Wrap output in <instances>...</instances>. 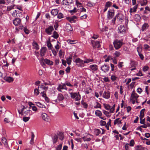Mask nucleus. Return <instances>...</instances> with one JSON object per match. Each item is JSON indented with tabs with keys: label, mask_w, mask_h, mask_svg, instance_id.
I'll use <instances>...</instances> for the list:
<instances>
[{
	"label": "nucleus",
	"mask_w": 150,
	"mask_h": 150,
	"mask_svg": "<svg viewBox=\"0 0 150 150\" xmlns=\"http://www.w3.org/2000/svg\"><path fill=\"white\" fill-rule=\"evenodd\" d=\"M124 44L122 40L116 39L113 42V45L116 50H118Z\"/></svg>",
	"instance_id": "f257e3e1"
},
{
	"label": "nucleus",
	"mask_w": 150,
	"mask_h": 150,
	"mask_svg": "<svg viewBox=\"0 0 150 150\" xmlns=\"http://www.w3.org/2000/svg\"><path fill=\"white\" fill-rule=\"evenodd\" d=\"M71 97V98L74 99L76 101L79 100L81 99V95L79 93L77 92H69Z\"/></svg>",
	"instance_id": "f03ea898"
},
{
	"label": "nucleus",
	"mask_w": 150,
	"mask_h": 150,
	"mask_svg": "<svg viewBox=\"0 0 150 150\" xmlns=\"http://www.w3.org/2000/svg\"><path fill=\"white\" fill-rule=\"evenodd\" d=\"M139 97V96L137 93H136L134 91H133L130 97V100L132 104L135 103V101L137 100Z\"/></svg>",
	"instance_id": "7ed1b4c3"
},
{
	"label": "nucleus",
	"mask_w": 150,
	"mask_h": 150,
	"mask_svg": "<svg viewBox=\"0 0 150 150\" xmlns=\"http://www.w3.org/2000/svg\"><path fill=\"white\" fill-rule=\"evenodd\" d=\"M124 18V16L122 15V14L121 13H118L114 18V21H119V23L121 24L123 21Z\"/></svg>",
	"instance_id": "20e7f679"
},
{
	"label": "nucleus",
	"mask_w": 150,
	"mask_h": 150,
	"mask_svg": "<svg viewBox=\"0 0 150 150\" xmlns=\"http://www.w3.org/2000/svg\"><path fill=\"white\" fill-rule=\"evenodd\" d=\"M57 90L59 92H63L62 91L63 90H64L67 91L68 90V88L65 86L64 83H61L60 84H59L57 87Z\"/></svg>",
	"instance_id": "39448f33"
},
{
	"label": "nucleus",
	"mask_w": 150,
	"mask_h": 150,
	"mask_svg": "<svg viewBox=\"0 0 150 150\" xmlns=\"http://www.w3.org/2000/svg\"><path fill=\"white\" fill-rule=\"evenodd\" d=\"M74 62H75L78 67H83L84 64L83 61L79 58H76Z\"/></svg>",
	"instance_id": "423d86ee"
},
{
	"label": "nucleus",
	"mask_w": 150,
	"mask_h": 150,
	"mask_svg": "<svg viewBox=\"0 0 150 150\" xmlns=\"http://www.w3.org/2000/svg\"><path fill=\"white\" fill-rule=\"evenodd\" d=\"M54 30V29L52 25H49L48 27L45 29V32L48 35H51L52 32Z\"/></svg>",
	"instance_id": "0eeeda50"
},
{
	"label": "nucleus",
	"mask_w": 150,
	"mask_h": 150,
	"mask_svg": "<svg viewBox=\"0 0 150 150\" xmlns=\"http://www.w3.org/2000/svg\"><path fill=\"white\" fill-rule=\"evenodd\" d=\"M91 42L92 43L93 48H99L100 47V41H95L93 40H91Z\"/></svg>",
	"instance_id": "6e6552de"
},
{
	"label": "nucleus",
	"mask_w": 150,
	"mask_h": 150,
	"mask_svg": "<svg viewBox=\"0 0 150 150\" xmlns=\"http://www.w3.org/2000/svg\"><path fill=\"white\" fill-rule=\"evenodd\" d=\"M89 68L93 73L97 71L98 70V66L96 64L91 65L89 66Z\"/></svg>",
	"instance_id": "1a4fd4ad"
},
{
	"label": "nucleus",
	"mask_w": 150,
	"mask_h": 150,
	"mask_svg": "<svg viewBox=\"0 0 150 150\" xmlns=\"http://www.w3.org/2000/svg\"><path fill=\"white\" fill-rule=\"evenodd\" d=\"M110 67L108 65L104 64L101 67V70L104 73H106L109 71Z\"/></svg>",
	"instance_id": "9d476101"
},
{
	"label": "nucleus",
	"mask_w": 150,
	"mask_h": 150,
	"mask_svg": "<svg viewBox=\"0 0 150 150\" xmlns=\"http://www.w3.org/2000/svg\"><path fill=\"white\" fill-rule=\"evenodd\" d=\"M119 32L120 33H125L126 30V28L123 25H120L118 28Z\"/></svg>",
	"instance_id": "9b49d317"
},
{
	"label": "nucleus",
	"mask_w": 150,
	"mask_h": 150,
	"mask_svg": "<svg viewBox=\"0 0 150 150\" xmlns=\"http://www.w3.org/2000/svg\"><path fill=\"white\" fill-rule=\"evenodd\" d=\"M67 19L70 23H75L76 21V19H77V17L76 16H74L71 17H67Z\"/></svg>",
	"instance_id": "f8f14e48"
},
{
	"label": "nucleus",
	"mask_w": 150,
	"mask_h": 150,
	"mask_svg": "<svg viewBox=\"0 0 150 150\" xmlns=\"http://www.w3.org/2000/svg\"><path fill=\"white\" fill-rule=\"evenodd\" d=\"M42 117L43 119L45 121L48 122L50 120V117L45 113H43L42 115Z\"/></svg>",
	"instance_id": "ddd939ff"
},
{
	"label": "nucleus",
	"mask_w": 150,
	"mask_h": 150,
	"mask_svg": "<svg viewBox=\"0 0 150 150\" xmlns=\"http://www.w3.org/2000/svg\"><path fill=\"white\" fill-rule=\"evenodd\" d=\"M1 142L2 143H3L5 147L6 148H8V145L7 142V140L4 137H3L1 138Z\"/></svg>",
	"instance_id": "4468645a"
},
{
	"label": "nucleus",
	"mask_w": 150,
	"mask_h": 150,
	"mask_svg": "<svg viewBox=\"0 0 150 150\" xmlns=\"http://www.w3.org/2000/svg\"><path fill=\"white\" fill-rule=\"evenodd\" d=\"M110 96V93L109 91H105L103 93V97L104 98L108 99Z\"/></svg>",
	"instance_id": "2eb2a0df"
},
{
	"label": "nucleus",
	"mask_w": 150,
	"mask_h": 150,
	"mask_svg": "<svg viewBox=\"0 0 150 150\" xmlns=\"http://www.w3.org/2000/svg\"><path fill=\"white\" fill-rule=\"evenodd\" d=\"M38 89L40 92L41 93H42L46 92L48 89V87H42L39 86Z\"/></svg>",
	"instance_id": "dca6fc26"
},
{
	"label": "nucleus",
	"mask_w": 150,
	"mask_h": 150,
	"mask_svg": "<svg viewBox=\"0 0 150 150\" xmlns=\"http://www.w3.org/2000/svg\"><path fill=\"white\" fill-rule=\"evenodd\" d=\"M149 27L148 23H144L142 25L141 30L142 32L145 31Z\"/></svg>",
	"instance_id": "f3484780"
},
{
	"label": "nucleus",
	"mask_w": 150,
	"mask_h": 150,
	"mask_svg": "<svg viewBox=\"0 0 150 150\" xmlns=\"http://www.w3.org/2000/svg\"><path fill=\"white\" fill-rule=\"evenodd\" d=\"M21 22V19L18 18L15 19L13 21V24L16 26H17L20 24Z\"/></svg>",
	"instance_id": "a211bd4d"
},
{
	"label": "nucleus",
	"mask_w": 150,
	"mask_h": 150,
	"mask_svg": "<svg viewBox=\"0 0 150 150\" xmlns=\"http://www.w3.org/2000/svg\"><path fill=\"white\" fill-rule=\"evenodd\" d=\"M47 50V48L46 47H42L40 50V55L43 57L44 56L46 53Z\"/></svg>",
	"instance_id": "6ab92c4d"
},
{
	"label": "nucleus",
	"mask_w": 150,
	"mask_h": 150,
	"mask_svg": "<svg viewBox=\"0 0 150 150\" xmlns=\"http://www.w3.org/2000/svg\"><path fill=\"white\" fill-rule=\"evenodd\" d=\"M138 8V5L136 4L132 8H131L130 9L129 12L130 13L131 15H132V13H135L136 12L137 9Z\"/></svg>",
	"instance_id": "aec40b11"
},
{
	"label": "nucleus",
	"mask_w": 150,
	"mask_h": 150,
	"mask_svg": "<svg viewBox=\"0 0 150 150\" xmlns=\"http://www.w3.org/2000/svg\"><path fill=\"white\" fill-rule=\"evenodd\" d=\"M137 49L138 53V55L140 58V59L141 60H143L144 59V57L143 55L140 52L141 50V49L139 47H137Z\"/></svg>",
	"instance_id": "412c9836"
},
{
	"label": "nucleus",
	"mask_w": 150,
	"mask_h": 150,
	"mask_svg": "<svg viewBox=\"0 0 150 150\" xmlns=\"http://www.w3.org/2000/svg\"><path fill=\"white\" fill-rule=\"evenodd\" d=\"M65 28L67 32H69L70 31H72L73 30V29L71 25L69 23H67L66 25Z\"/></svg>",
	"instance_id": "4be33fe9"
},
{
	"label": "nucleus",
	"mask_w": 150,
	"mask_h": 150,
	"mask_svg": "<svg viewBox=\"0 0 150 150\" xmlns=\"http://www.w3.org/2000/svg\"><path fill=\"white\" fill-rule=\"evenodd\" d=\"M107 18L108 19H110L112 18V12L111 10H109L108 11L107 15Z\"/></svg>",
	"instance_id": "5701e85b"
},
{
	"label": "nucleus",
	"mask_w": 150,
	"mask_h": 150,
	"mask_svg": "<svg viewBox=\"0 0 150 150\" xmlns=\"http://www.w3.org/2000/svg\"><path fill=\"white\" fill-rule=\"evenodd\" d=\"M103 106L107 110H109L110 111H112V107L110 106L109 104L104 103Z\"/></svg>",
	"instance_id": "b1692460"
},
{
	"label": "nucleus",
	"mask_w": 150,
	"mask_h": 150,
	"mask_svg": "<svg viewBox=\"0 0 150 150\" xmlns=\"http://www.w3.org/2000/svg\"><path fill=\"white\" fill-rule=\"evenodd\" d=\"M72 55L70 54L68 58L66 59L67 63L69 65H70L71 64V59H72Z\"/></svg>",
	"instance_id": "393cba45"
},
{
	"label": "nucleus",
	"mask_w": 150,
	"mask_h": 150,
	"mask_svg": "<svg viewBox=\"0 0 150 150\" xmlns=\"http://www.w3.org/2000/svg\"><path fill=\"white\" fill-rule=\"evenodd\" d=\"M57 98L59 102L63 100L64 98V97L61 93H59L58 94Z\"/></svg>",
	"instance_id": "a878e982"
},
{
	"label": "nucleus",
	"mask_w": 150,
	"mask_h": 150,
	"mask_svg": "<svg viewBox=\"0 0 150 150\" xmlns=\"http://www.w3.org/2000/svg\"><path fill=\"white\" fill-rule=\"evenodd\" d=\"M44 61L46 64L50 65H52L53 64V62L52 61L50 60V59H44Z\"/></svg>",
	"instance_id": "bb28decb"
},
{
	"label": "nucleus",
	"mask_w": 150,
	"mask_h": 150,
	"mask_svg": "<svg viewBox=\"0 0 150 150\" xmlns=\"http://www.w3.org/2000/svg\"><path fill=\"white\" fill-rule=\"evenodd\" d=\"M58 12L59 10L58 9H53L51 11V13L52 15L55 16L58 14Z\"/></svg>",
	"instance_id": "cd10ccee"
},
{
	"label": "nucleus",
	"mask_w": 150,
	"mask_h": 150,
	"mask_svg": "<svg viewBox=\"0 0 150 150\" xmlns=\"http://www.w3.org/2000/svg\"><path fill=\"white\" fill-rule=\"evenodd\" d=\"M103 113L107 117H110L111 114V113L112 112V111L108 112L105 110H103Z\"/></svg>",
	"instance_id": "c85d7f7f"
},
{
	"label": "nucleus",
	"mask_w": 150,
	"mask_h": 150,
	"mask_svg": "<svg viewBox=\"0 0 150 150\" xmlns=\"http://www.w3.org/2000/svg\"><path fill=\"white\" fill-rule=\"evenodd\" d=\"M73 0H66V3L64 2L65 0H63L62 2V4H65V5H68L70 4H71Z\"/></svg>",
	"instance_id": "c756f323"
},
{
	"label": "nucleus",
	"mask_w": 150,
	"mask_h": 150,
	"mask_svg": "<svg viewBox=\"0 0 150 150\" xmlns=\"http://www.w3.org/2000/svg\"><path fill=\"white\" fill-rule=\"evenodd\" d=\"M59 36V35L58 33L56 31H54L53 32L52 35V37L54 38L55 39H57Z\"/></svg>",
	"instance_id": "7c9ffc66"
},
{
	"label": "nucleus",
	"mask_w": 150,
	"mask_h": 150,
	"mask_svg": "<svg viewBox=\"0 0 150 150\" xmlns=\"http://www.w3.org/2000/svg\"><path fill=\"white\" fill-rule=\"evenodd\" d=\"M135 150H144V148L141 145H139L135 147Z\"/></svg>",
	"instance_id": "2f4dec72"
},
{
	"label": "nucleus",
	"mask_w": 150,
	"mask_h": 150,
	"mask_svg": "<svg viewBox=\"0 0 150 150\" xmlns=\"http://www.w3.org/2000/svg\"><path fill=\"white\" fill-rule=\"evenodd\" d=\"M33 45L34 47V48L38 50L39 49V45L38 43L35 41H34L33 43Z\"/></svg>",
	"instance_id": "473e14b6"
},
{
	"label": "nucleus",
	"mask_w": 150,
	"mask_h": 150,
	"mask_svg": "<svg viewBox=\"0 0 150 150\" xmlns=\"http://www.w3.org/2000/svg\"><path fill=\"white\" fill-rule=\"evenodd\" d=\"M95 115L97 116L100 117L102 115L101 112L99 110H96L95 112Z\"/></svg>",
	"instance_id": "72a5a7b5"
},
{
	"label": "nucleus",
	"mask_w": 150,
	"mask_h": 150,
	"mask_svg": "<svg viewBox=\"0 0 150 150\" xmlns=\"http://www.w3.org/2000/svg\"><path fill=\"white\" fill-rule=\"evenodd\" d=\"M58 137L56 135H55L52 137L53 142L54 144L55 143L57 142L58 140Z\"/></svg>",
	"instance_id": "f704fd0d"
},
{
	"label": "nucleus",
	"mask_w": 150,
	"mask_h": 150,
	"mask_svg": "<svg viewBox=\"0 0 150 150\" xmlns=\"http://www.w3.org/2000/svg\"><path fill=\"white\" fill-rule=\"evenodd\" d=\"M59 139L61 140H62L64 139V135L63 133L59 132Z\"/></svg>",
	"instance_id": "c9c22d12"
},
{
	"label": "nucleus",
	"mask_w": 150,
	"mask_h": 150,
	"mask_svg": "<svg viewBox=\"0 0 150 150\" xmlns=\"http://www.w3.org/2000/svg\"><path fill=\"white\" fill-rule=\"evenodd\" d=\"M36 104L37 105L38 107L40 108H45V106L44 105L42 104L40 102H35Z\"/></svg>",
	"instance_id": "e433bc0d"
},
{
	"label": "nucleus",
	"mask_w": 150,
	"mask_h": 150,
	"mask_svg": "<svg viewBox=\"0 0 150 150\" xmlns=\"http://www.w3.org/2000/svg\"><path fill=\"white\" fill-rule=\"evenodd\" d=\"M81 104L83 106V107L85 108H87L88 106L87 104L84 102L83 100H82L81 101Z\"/></svg>",
	"instance_id": "4c0bfd02"
},
{
	"label": "nucleus",
	"mask_w": 150,
	"mask_h": 150,
	"mask_svg": "<svg viewBox=\"0 0 150 150\" xmlns=\"http://www.w3.org/2000/svg\"><path fill=\"white\" fill-rule=\"evenodd\" d=\"M147 3V0H143L142 1L141 3V5L142 6H144L146 5Z\"/></svg>",
	"instance_id": "58836bf2"
},
{
	"label": "nucleus",
	"mask_w": 150,
	"mask_h": 150,
	"mask_svg": "<svg viewBox=\"0 0 150 150\" xmlns=\"http://www.w3.org/2000/svg\"><path fill=\"white\" fill-rule=\"evenodd\" d=\"M92 91V90L90 87L87 88L86 89V93L87 94H88L89 93Z\"/></svg>",
	"instance_id": "ea45409f"
},
{
	"label": "nucleus",
	"mask_w": 150,
	"mask_h": 150,
	"mask_svg": "<svg viewBox=\"0 0 150 150\" xmlns=\"http://www.w3.org/2000/svg\"><path fill=\"white\" fill-rule=\"evenodd\" d=\"M47 45L49 49L50 50H52L53 48L52 45L50 42H47Z\"/></svg>",
	"instance_id": "a19ab883"
},
{
	"label": "nucleus",
	"mask_w": 150,
	"mask_h": 150,
	"mask_svg": "<svg viewBox=\"0 0 150 150\" xmlns=\"http://www.w3.org/2000/svg\"><path fill=\"white\" fill-rule=\"evenodd\" d=\"M96 105H95L94 106V108H100L101 107V105L97 102H96Z\"/></svg>",
	"instance_id": "79ce46f5"
},
{
	"label": "nucleus",
	"mask_w": 150,
	"mask_h": 150,
	"mask_svg": "<svg viewBox=\"0 0 150 150\" xmlns=\"http://www.w3.org/2000/svg\"><path fill=\"white\" fill-rule=\"evenodd\" d=\"M6 80L9 82H11L13 81V78L10 76H9L6 78Z\"/></svg>",
	"instance_id": "37998d69"
},
{
	"label": "nucleus",
	"mask_w": 150,
	"mask_h": 150,
	"mask_svg": "<svg viewBox=\"0 0 150 150\" xmlns=\"http://www.w3.org/2000/svg\"><path fill=\"white\" fill-rule=\"evenodd\" d=\"M95 133V134L96 136H98L99 135V134L100 133V130L98 129H95L94 131Z\"/></svg>",
	"instance_id": "c03bdc74"
},
{
	"label": "nucleus",
	"mask_w": 150,
	"mask_h": 150,
	"mask_svg": "<svg viewBox=\"0 0 150 150\" xmlns=\"http://www.w3.org/2000/svg\"><path fill=\"white\" fill-rule=\"evenodd\" d=\"M34 94L36 96H38L39 93H40V91L38 89V88H35L34 90Z\"/></svg>",
	"instance_id": "a18cd8bd"
},
{
	"label": "nucleus",
	"mask_w": 150,
	"mask_h": 150,
	"mask_svg": "<svg viewBox=\"0 0 150 150\" xmlns=\"http://www.w3.org/2000/svg\"><path fill=\"white\" fill-rule=\"evenodd\" d=\"M135 144V142L133 139H132L130 140L129 145L131 146H133Z\"/></svg>",
	"instance_id": "49530a36"
},
{
	"label": "nucleus",
	"mask_w": 150,
	"mask_h": 150,
	"mask_svg": "<svg viewBox=\"0 0 150 150\" xmlns=\"http://www.w3.org/2000/svg\"><path fill=\"white\" fill-rule=\"evenodd\" d=\"M57 18L59 19H61L63 18L64 15L63 14L61 13H58L57 14Z\"/></svg>",
	"instance_id": "de8ad7c7"
},
{
	"label": "nucleus",
	"mask_w": 150,
	"mask_h": 150,
	"mask_svg": "<svg viewBox=\"0 0 150 150\" xmlns=\"http://www.w3.org/2000/svg\"><path fill=\"white\" fill-rule=\"evenodd\" d=\"M15 6V5H13L7 6V11H10L11 10L13 9Z\"/></svg>",
	"instance_id": "09e8293b"
},
{
	"label": "nucleus",
	"mask_w": 150,
	"mask_h": 150,
	"mask_svg": "<svg viewBox=\"0 0 150 150\" xmlns=\"http://www.w3.org/2000/svg\"><path fill=\"white\" fill-rule=\"evenodd\" d=\"M112 5V3L110 1H108L106 3L105 6L108 8L111 6Z\"/></svg>",
	"instance_id": "8fccbe9b"
},
{
	"label": "nucleus",
	"mask_w": 150,
	"mask_h": 150,
	"mask_svg": "<svg viewBox=\"0 0 150 150\" xmlns=\"http://www.w3.org/2000/svg\"><path fill=\"white\" fill-rule=\"evenodd\" d=\"M75 40H68L67 41L68 43L70 44L75 43Z\"/></svg>",
	"instance_id": "3c124183"
},
{
	"label": "nucleus",
	"mask_w": 150,
	"mask_h": 150,
	"mask_svg": "<svg viewBox=\"0 0 150 150\" xmlns=\"http://www.w3.org/2000/svg\"><path fill=\"white\" fill-rule=\"evenodd\" d=\"M112 57L111 56H108L107 57V58H106V59L105 60V62H108L110 60H112Z\"/></svg>",
	"instance_id": "603ef678"
},
{
	"label": "nucleus",
	"mask_w": 150,
	"mask_h": 150,
	"mask_svg": "<svg viewBox=\"0 0 150 150\" xmlns=\"http://www.w3.org/2000/svg\"><path fill=\"white\" fill-rule=\"evenodd\" d=\"M58 26L59 25L58 22H55V24L54 25V27L56 30H57V28H58Z\"/></svg>",
	"instance_id": "864d4df0"
},
{
	"label": "nucleus",
	"mask_w": 150,
	"mask_h": 150,
	"mask_svg": "<svg viewBox=\"0 0 150 150\" xmlns=\"http://www.w3.org/2000/svg\"><path fill=\"white\" fill-rule=\"evenodd\" d=\"M30 118L29 117H24L23 118V120L24 122H27L29 120Z\"/></svg>",
	"instance_id": "5fc2aeb1"
},
{
	"label": "nucleus",
	"mask_w": 150,
	"mask_h": 150,
	"mask_svg": "<svg viewBox=\"0 0 150 150\" xmlns=\"http://www.w3.org/2000/svg\"><path fill=\"white\" fill-rule=\"evenodd\" d=\"M120 123V121L118 119H117L115 120L114 122V125L116 124H119Z\"/></svg>",
	"instance_id": "6e6d98bb"
},
{
	"label": "nucleus",
	"mask_w": 150,
	"mask_h": 150,
	"mask_svg": "<svg viewBox=\"0 0 150 150\" xmlns=\"http://www.w3.org/2000/svg\"><path fill=\"white\" fill-rule=\"evenodd\" d=\"M149 67L147 66H145L143 68V71L144 72L147 71L149 69Z\"/></svg>",
	"instance_id": "4d7b16f0"
},
{
	"label": "nucleus",
	"mask_w": 150,
	"mask_h": 150,
	"mask_svg": "<svg viewBox=\"0 0 150 150\" xmlns=\"http://www.w3.org/2000/svg\"><path fill=\"white\" fill-rule=\"evenodd\" d=\"M100 124L101 125L104 126L106 125V122L105 121L103 120H101L100 122Z\"/></svg>",
	"instance_id": "13d9d810"
},
{
	"label": "nucleus",
	"mask_w": 150,
	"mask_h": 150,
	"mask_svg": "<svg viewBox=\"0 0 150 150\" xmlns=\"http://www.w3.org/2000/svg\"><path fill=\"white\" fill-rule=\"evenodd\" d=\"M64 84L65 85V86L66 85L69 86H71V87H72L73 85H72L70 82H69L68 81H66L65 82V83H64Z\"/></svg>",
	"instance_id": "bf43d9fd"
},
{
	"label": "nucleus",
	"mask_w": 150,
	"mask_h": 150,
	"mask_svg": "<svg viewBox=\"0 0 150 150\" xmlns=\"http://www.w3.org/2000/svg\"><path fill=\"white\" fill-rule=\"evenodd\" d=\"M129 145L128 143H126L125 144V147L126 150H129Z\"/></svg>",
	"instance_id": "052dcab7"
},
{
	"label": "nucleus",
	"mask_w": 150,
	"mask_h": 150,
	"mask_svg": "<svg viewBox=\"0 0 150 150\" xmlns=\"http://www.w3.org/2000/svg\"><path fill=\"white\" fill-rule=\"evenodd\" d=\"M136 75L138 76H143L141 71H139L138 73H137Z\"/></svg>",
	"instance_id": "680f3d73"
},
{
	"label": "nucleus",
	"mask_w": 150,
	"mask_h": 150,
	"mask_svg": "<svg viewBox=\"0 0 150 150\" xmlns=\"http://www.w3.org/2000/svg\"><path fill=\"white\" fill-rule=\"evenodd\" d=\"M23 30L25 33L26 34H28L29 33V30L26 28H23Z\"/></svg>",
	"instance_id": "e2e57ef3"
},
{
	"label": "nucleus",
	"mask_w": 150,
	"mask_h": 150,
	"mask_svg": "<svg viewBox=\"0 0 150 150\" xmlns=\"http://www.w3.org/2000/svg\"><path fill=\"white\" fill-rule=\"evenodd\" d=\"M137 91L138 93H139V94H140L142 92V90L141 88H138L137 89Z\"/></svg>",
	"instance_id": "0e129e2a"
},
{
	"label": "nucleus",
	"mask_w": 150,
	"mask_h": 150,
	"mask_svg": "<svg viewBox=\"0 0 150 150\" xmlns=\"http://www.w3.org/2000/svg\"><path fill=\"white\" fill-rule=\"evenodd\" d=\"M51 50L54 56H55L57 54V52L53 48L52 49V50Z\"/></svg>",
	"instance_id": "69168bd1"
},
{
	"label": "nucleus",
	"mask_w": 150,
	"mask_h": 150,
	"mask_svg": "<svg viewBox=\"0 0 150 150\" xmlns=\"http://www.w3.org/2000/svg\"><path fill=\"white\" fill-rule=\"evenodd\" d=\"M115 55L117 57H118L120 56V52L118 51H116L115 53H114Z\"/></svg>",
	"instance_id": "338daca9"
},
{
	"label": "nucleus",
	"mask_w": 150,
	"mask_h": 150,
	"mask_svg": "<svg viewBox=\"0 0 150 150\" xmlns=\"http://www.w3.org/2000/svg\"><path fill=\"white\" fill-rule=\"evenodd\" d=\"M108 28L107 27H105L104 28H103L102 29H100V30L102 32L106 31H108Z\"/></svg>",
	"instance_id": "774afa93"
}]
</instances>
